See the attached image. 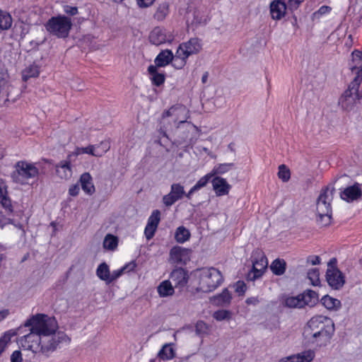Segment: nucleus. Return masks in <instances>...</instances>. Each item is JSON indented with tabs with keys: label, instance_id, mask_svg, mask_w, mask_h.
<instances>
[{
	"label": "nucleus",
	"instance_id": "nucleus-1",
	"mask_svg": "<svg viewBox=\"0 0 362 362\" xmlns=\"http://www.w3.org/2000/svg\"><path fill=\"white\" fill-rule=\"evenodd\" d=\"M24 326L30 328V333L19 339L24 349L33 353H42L48 356L61 344H68L69 337L63 332H56L58 324L54 317L44 314L33 315L27 320Z\"/></svg>",
	"mask_w": 362,
	"mask_h": 362
},
{
	"label": "nucleus",
	"instance_id": "nucleus-2",
	"mask_svg": "<svg viewBox=\"0 0 362 362\" xmlns=\"http://www.w3.org/2000/svg\"><path fill=\"white\" fill-rule=\"evenodd\" d=\"M334 332L332 320L322 315L312 317L304 327L303 337L308 342L325 346Z\"/></svg>",
	"mask_w": 362,
	"mask_h": 362
},
{
	"label": "nucleus",
	"instance_id": "nucleus-3",
	"mask_svg": "<svg viewBox=\"0 0 362 362\" xmlns=\"http://www.w3.org/2000/svg\"><path fill=\"white\" fill-rule=\"evenodd\" d=\"M329 190V187L324 189L316 202L317 221L325 226L329 225L331 222L332 208L330 202L332 199L334 188L332 187L329 194L328 193Z\"/></svg>",
	"mask_w": 362,
	"mask_h": 362
},
{
	"label": "nucleus",
	"instance_id": "nucleus-4",
	"mask_svg": "<svg viewBox=\"0 0 362 362\" xmlns=\"http://www.w3.org/2000/svg\"><path fill=\"white\" fill-rule=\"evenodd\" d=\"M221 273L214 267L204 268L199 271L197 290L208 293L214 291L223 281Z\"/></svg>",
	"mask_w": 362,
	"mask_h": 362
},
{
	"label": "nucleus",
	"instance_id": "nucleus-5",
	"mask_svg": "<svg viewBox=\"0 0 362 362\" xmlns=\"http://www.w3.org/2000/svg\"><path fill=\"white\" fill-rule=\"evenodd\" d=\"M15 170L11 173L13 180L21 185L29 184L30 181L37 178L39 170L35 164L21 160L16 163Z\"/></svg>",
	"mask_w": 362,
	"mask_h": 362
},
{
	"label": "nucleus",
	"instance_id": "nucleus-6",
	"mask_svg": "<svg viewBox=\"0 0 362 362\" xmlns=\"http://www.w3.org/2000/svg\"><path fill=\"white\" fill-rule=\"evenodd\" d=\"M45 26L51 35L58 38H66L71 29L72 22L70 18L59 15L49 19Z\"/></svg>",
	"mask_w": 362,
	"mask_h": 362
},
{
	"label": "nucleus",
	"instance_id": "nucleus-7",
	"mask_svg": "<svg viewBox=\"0 0 362 362\" xmlns=\"http://www.w3.org/2000/svg\"><path fill=\"white\" fill-rule=\"evenodd\" d=\"M361 82L362 81L358 78H354L339 98V105L344 110L351 111L355 107L356 102L362 100V98H360L361 93L359 92Z\"/></svg>",
	"mask_w": 362,
	"mask_h": 362
},
{
	"label": "nucleus",
	"instance_id": "nucleus-8",
	"mask_svg": "<svg viewBox=\"0 0 362 362\" xmlns=\"http://www.w3.org/2000/svg\"><path fill=\"white\" fill-rule=\"evenodd\" d=\"M202 50L200 40L194 37L186 42L180 44L177 49V57H187L198 54Z\"/></svg>",
	"mask_w": 362,
	"mask_h": 362
},
{
	"label": "nucleus",
	"instance_id": "nucleus-9",
	"mask_svg": "<svg viewBox=\"0 0 362 362\" xmlns=\"http://www.w3.org/2000/svg\"><path fill=\"white\" fill-rule=\"evenodd\" d=\"M189 110L185 105L177 104L172 106L163 113V119L173 117L175 122L179 121V124H187L191 127V123L186 120L188 118Z\"/></svg>",
	"mask_w": 362,
	"mask_h": 362
},
{
	"label": "nucleus",
	"instance_id": "nucleus-10",
	"mask_svg": "<svg viewBox=\"0 0 362 362\" xmlns=\"http://www.w3.org/2000/svg\"><path fill=\"white\" fill-rule=\"evenodd\" d=\"M148 39L151 44L158 46L166 42L171 43L174 36L166 29L158 26L151 31Z\"/></svg>",
	"mask_w": 362,
	"mask_h": 362
},
{
	"label": "nucleus",
	"instance_id": "nucleus-11",
	"mask_svg": "<svg viewBox=\"0 0 362 362\" xmlns=\"http://www.w3.org/2000/svg\"><path fill=\"white\" fill-rule=\"evenodd\" d=\"M326 279L328 284L334 290H339L345 284V276L337 267L327 269Z\"/></svg>",
	"mask_w": 362,
	"mask_h": 362
},
{
	"label": "nucleus",
	"instance_id": "nucleus-12",
	"mask_svg": "<svg viewBox=\"0 0 362 362\" xmlns=\"http://www.w3.org/2000/svg\"><path fill=\"white\" fill-rule=\"evenodd\" d=\"M185 194L184 186L180 183H173L170 187V192L163 196V202L165 206H171L177 201L182 199Z\"/></svg>",
	"mask_w": 362,
	"mask_h": 362
},
{
	"label": "nucleus",
	"instance_id": "nucleus-13",
	"mask_svg": "<svg viewBox=\"0 0 362 362\" xmlns=\"http://www.w3.org/2000/svg\"><path fill=\"white\" fill-rule=\"evenodd\" d=\"M340 197L347 202L360 200L362 198V191L360 184L356 182L352 186L344 188L340 192Z\"/></svg>",
	"mask_w": 362,
	"mask_h": 362
},
{
	"label": "nucleus",
	"instance_id": "nucleus-14",
	"mask_svg": "<svg viewBox=\"0 0 362 362\" xmlns=\"http://www.w3.org/2000/svg\"><path fill=\"white\" fill-rule=\"evenodd\" d=\"M187 272L182 268H177L173 270L170 275V279L174 284L175 288H183L188 282Z\"/></svg>",
	"mask_w": 362,
	"mask_h": 362
},
{
	"label": "nucleus",
	"instance_id": "nucleus-15",
	"mask_svg": "<svg viewBox=\"0 0 362 362\" xmlns=\"http://www.w3.org/2000/svg\"><path fill=\"white\" fill-rule=\"evenodd\" d=\"M189 257V250L175 246L170 251V261L174 264L185 263Z\"/></svg>",
	"mask_w": 362,
	"mask_h": 362
},
{
	"label": "nucleus",
	"instance_id": "nucleus-16",
	"mask_svg": "<svg viewBox=\"0 0 362 362\" xmlns=\"http://www.w3.org/2000/svg\"><path fill=\"white\" fill-rule=\"evenodd\" d=\"M288 4L283 0H274L270 4V13L274 20H280L286 14Z\"/></svg>",
	"mask_w": 362,
	"mask_h": 362
},
{
	"label": "nucleus",
	"instance_id": "nucleus-17",
	"mask_svg": "<svg viewBox=\"0 0 362 362\" xmlns=\"http://www.w3.org/2000/svg\"><path fill=\"white\" fill-rule=\"evenodd\" d=\"M268 262L265 256L262 255L259 259L252 260V273L253 276L251 277V274L249 276L251 280H255L256 279L262 276L264 272L267 267Z\"/></svg>",
	"mask_w": 362,
	"mask_h": 362
},
{
	"label": "nucleus",
	"instance_id": "nucleus-18",
	"mask_svg": "<svg viewBox=\"0 0 362 362\" xmlns=\"http://www.w3.org/2000/svg\"><path fill=\"white\" fill-rule=\"evenodd\" d=\"M213 188L217 196H223L228 194L231 186L226 180L221 177H215L212 180Z\"/></svg>",
	"mask_w": 362,
	"mask_h": 362
},
{
	"label": "nucleus",
	"instance_id": "nucleus-19",
	"mask_svg": "<svg viewBox=\"0 0 362 362\" xmlns=\"http://www.w3.org/2000/svg\"><path fill=\"white\" fill-rule=\"evenodd\" d=\"M174 54L170 49L162 50L154 60V66L164 67L171 63L174 59Z\"/></svg>",
	"mask_w": 362,
	"mask_h": 362
},
{
	"label": "nucleus",
	"instance_id": "nucleus-20",
	"mask_svg": "<svg viewBox=\"0 0 362 362\" xmlns=\"http://www.w3.org/2000/svg\"><path fill=\"white\" fill-rule=\"evenodd\" d=\"M0 204L8 213L13 212L11 200L8 196L7 186L2 180H0Z\"/></svg>",
	"mask_w": 362,
	"mask_h": 362
},
{
	"label": "nucleus",
	"instance_id": "nucleus-21",
	"mask_svg": "<svg viewBox=\"0 0 362 362\" xmlns=\"http://www.w3.org/2000/svg\"><path fill=\"white\" fill-rule=\"evenodd\" d=\"M231 299V293L229 292L228 288H224L221 293L214 296L211 298V300L215 305L218 306L226 307L229 305Z\"/></svg>",
	"mask_w": 362,
	"mask_h": 362
},
{
	"label": "nucleus",
	"instance_id": "nucleus-22",
	"mask_svg": "<svg viewBox=\"0 0 362 362\" xmlns=\"http://www.w3.org/2000/svg\"><path fill=\"white\" fill-rule=\"evenodd\" d=\"M157 292L162 298L171 296L175 293V287L170 280H165L158 286Z\"/></svg>",
	"mask_w": 362,
	"mask_h": 362
},
{
	"label": "nucleus",
	"instance_id": "nucleus-23",
	"mask_svg": "<svg viewBox=\"0 0 362 362\" xmlns=\"http://www.w3.org/2000/svg\"><path fill=\"white\" fill-rule=\"evenodd\" d=\"M80 182L82 189L88 194H93L95 192V187L93 183L92 177L88 173H84L81 175Z\"/></svg>",
	"mask_w": 362,
	"mask_h": 362
},
{
	"label": "nucleus",
	"instance_id": "nucleus-24",
	"mask_svg": "<svg viewBox=\"0 0 362 362\" xmlns=\"http://www.w3.org/2000/svg\"><path fill=\"white\" fill-rule=\"evenodd\" d=\"M56 173L62 179H68L71 175L70 160L61 161L56 165Z\"/></svg>",
	"mask_w": 362,
	"mask_h": 362
},
{
	"label": "nucleus",
	"instance_id": "nucleus-25",
	"mask_svg": "<svg viewBox=\"0 0 362 362\" xmlns=\"http://www.w3.org/2000/svg\"><path fill=\"white\" fill-rule=\"evenodd\" d=\"M353 61L356 63V66L351 67V71L357 69L356 75L354 79L362 81V52L355 49L352 52Z\"/></svg>",
	"mask_w": 362,
	"mask_h": 362
},
{
	"label": "nucleus",
	"instance_id": "nucleus-26",
	"mask_svg": "<svg viewBox=\"0 0 362 362\" xmlns=\"http://www.w3.org/2000/svg\"><path fill=\"white\" fill-rule=\"evenodd\" d=\"M148 72L151 75V78L153 85L160 86L165 82V74L163 73H158L156 66L150 65L148 67Z\"/></svg>",
	"mask_w": 362,
	"mask_h": 362
},
{
	"label": "nucleus",
	"instance_id": "nucleus-27",
	"mask_svg": "<svg viewBox=\"0 0 362 362\" xmlns=\"http://www.w3.org/2000/svg\"><path fill=\"white\" fill-rule=\"evenodd\" d=\"M301 296V300L305 302V305L314 306L318 302V294L312 290H306Z\"/></svg>",
	"mask_w": 362,
	"mask_h": 362
},
{
	"label": "nucleus",
	"instance_id": "nucleus-28",
	"mask_svg": "<svg viewBox=\"0 0 362 362\" xmlns=\"http://www.w3.org/2000/svg\"><path fill=\"white\" fill-rule=\"evenodd\" d=\"M269 268L274 275L281 276L286 272V262L284 259L278 258L272 262Z\"/></svg>",
	"mask_w": 362,
	"mask_h": 362
},
{
	"label": "nucleus",
	"instance_id": "nucleus-29",
	"mask_svg": "<svg viewBox=\"0 0 362 362\" xmlns=\"http://www.w3.org/2000/svg\"><path fill=\"white\" fill-rule=\"evenodd\" d=\"M97 276L102 281L110 284V271L109 266L105 262L100 264L96 269Z\"/></svg>",
	"mask_w": 362,
	"mask_h": 362
},
{
	"label": "nucleus",
	"instance_id": "nucleus-30",
	"mask_svg": "<svg viewBox=\"0 0 362 362\" xmlns=\"http://www.w3.org/2000/svg\"><path fill=\"white\" fill-rule=\"evenodd\" d=\"M321 303L328 310H337L341 305L340 300L328 295H325L321 298Z\"/></svg>",
	"mask_w": 362,
	"mask_h": 362
},
{
	"label": "nucleus",
	"instance_id": "nucleus-31",
	"mask_svg": "<svg viewBox=\"0 0 362 362\" xmlns=\"http://www.w3.org/2000/svg\"><path fill=\"white\" fill-rule=\"evenodd\" d=\"M39 74L40 67L37 64H33L22 71V78L24 81H27L30 78L37 77Z\"/></svg>",
	"mask_w": 362,
	"mask_h": 362
},
{
	"label": "nucleus",
	"instance_id": "nucleus-32",
	"mask_svg": "<svg viewBox=\"0 0 362 362\" xmlns=\"http://www.w3.org/2000/svg\"><path fill=\"white\" fill-rule=\"evenodd\" d=\"M284 305L290 308H302L305 306V302L301 300V296H289L284 300Z\"/></svg>",
	"mask_w": 362,
	"mask_h": 362
},
{
	"label": "nucleus",
	"instance_id": "nucleus-33",
	"mask_svg": "<svg viewBox=\"0 0 362 362\" xmlns=\"http://www.w3.org/2000/svg\"><path fill=\"white\" fill-rule=\"evenodd\" d=\"M190 238V232L185 226H179L175 233V238L177 243H183Z\"/></svg>",
	"mask_w": 362,
	"mask_h": 362
},
{
	"label": "nucleus",
	"instance_id": "nucleus-34",
	"mask_svg": "<svg viewBox=\"0 0 362 362\" xmlns=\"http://www.w3.org/2000/svg\"><path fill=\"white\" fill-rule=\"evenodd\" d=\"M12 25V18L11 15L3 11H0V31L8 30Z\"/></svg>",
	"mask_w": 362,
	"mask_h": 362
},
{
	"label": "nucleus",
	"instance_id": "nucleus-35",
	"mask_svg": "<svg viewBox=\"0 0 362 362\" xmlns=\"http://www.w3.org/2000/svg\"><path fill=\"white\" fill-rule=\"evenodd\" d=\"M158 356L163 360H170L174 358L175 352L170 344H165L158 352Z\"/></svg>",
	"mask_w": 362,
	"mask_h": 362
},
{
	"label": "nucleus",
	"instance_id": "nucleus-36",
	"mask_svg": "<svg viewBox=\"0 0 362 362\" xmlns=\"http://www.w3.org/2000/svg\"><path fill=\"white\" fill-rule=\"evenodd\" d=\"M234 167V163H221L218 164L213 168L211 173L212 176L215 175H222L227 172H228L230 170H231Z\"/></svg>",
	"mask_w": 362,
	"mask_h": 362
},
{
	"label": "nucleus",
	"instance_id": "nucleus-37",
	"mask_svg": "<svg viewBox=\"0 0 362 362\" xmlns=\"http://www.w3.org/2000/svg\"><path fill=\"white\" fill-rule=\"evenodd\" d=\"M168 7L166 2L160 4L154 14V18L158 21H163L168 14Z\"/></svg>",
	"mask_w": 362,
	"mask_h": 362
},
{
	"label": "nucleus",
	"instance_id": "nucleus-38",
	"mask_svg": "<svg viewBox=\"0 0 362 362\" xmlns=\"http://www.w3.org/2000/svg\"><path fill=\"white\" fill-rule=\"evenodd\" d=\"M118 243L117 238L111 234H107L103 241V247L104 248L109 250H114Z\"/></svg>",
	"mask_w": 362,
	"mask_h": 362
},
{
	"label": "nucleus",
	"instance_id": "nucleus-39",
	"mask_svg": "<svg viewBox=\"0 0 362 362\" xmlns=\"http://www.w3.org/2000/svg\"><path fill=\"white\" fill-rule=\"evenodd\" d=\"M232 313L229 310H219L214 313L213 317L217 321H222L225 320H230L231 318Z\"/></svg>",
	"mask_w": 362,
	"mask_h": 362
},
{
	"label": "nucleus",
	"instance_id": "nucleus-40",
	"mask_svg": "<svg viewBox=\"0 0 362 362\" xmlns=\"http://www.w3.org/2000/svg\"><path fill=\"white\" fill-rule=\"evenodd\" d=\"M278 176L283 182L288 181L291 177L289 169L284 164L280 165L279 167Z\"/></svg>",
	"mask_w": 362,
	"mask_h": 362
},
{
	"label": "nucleus",
	"instance_id": "nucleus-41",
	"mask_svg": "<svg viewBox=\"0 0 362 362\" xmlns=\"http://www.w3.org/2000/svg\"><path fill=\"white\" fill-rule=\"evenodd\" d=\"M82 153H88L95 156V154L96 153L95 146L90 145L87 147H78L75 149V151L73 152V154L75 156H78Z\"/></svg>",
	"mask_w": 362,
	"mask_h": 362
},
{
	"label": "nucleus",
	"instance_id": "nucleus-42",
	"mask_svg": "<svg viewBox=\"0 0 362 362\" xmlns=\"http://www.w3.org/2000/svg\"><path fill=\"white\" fill-rule=\"evenodd\" d=\"M110 148V143L108 141H101L100 145L95 146L96 153L95 156L100 157L105 153Z\"/></svg>",
	"mask_w": 362,
	"mask_h": 362
},
{
	"label": "nucleus",
	"instance_id": "nucleus-43",
	"mask_svg": "<svg viewBox=\"0 0 362 362\" xmlns=\"http://www.w3.org/2000/svg\"><path fill=\"white\" fill-rule=\"evenodd\" d=\"M308 278L313 286L317 285L320 281L319 270L316 268L309 269L308 272Z\"/></svg>",
	"mask_w": 362,
	"mask_h": 362
},
{
	"label": "nucleus",
	"instance_id": "nucleus-44",
	"mask_svg": "<svg viewBox=\"0 0 362 362\" xmlns=\"http://www.w3.org/2000/svg\"><path fill=\"white\" fill-rule=\"evenodd\" d=\"M298 356L303 362H310L315 357V352L309 349L298 354Z\"/></svg>",
	"mask_w": 362,
	"mask_h": 362
},
{
	"label": "nucleus",
	"instance_id": "nucleus-45",
	"mask_svg": "<svg viewBox=\"0 0 362 362\" xmlns=\"http://www.w3.org/2000/svg\"><path fill=\"white\" fill-rule=\"evenodd\" d=\"M160 220V212L159 210H154L148 219V224L153 225L158 227Z\"/></svg>",
	"mask_w": 362,
	"mask_h": 362
},
{
	"label": "nucleus",
	"instance_id": "nucleus-46",
	"mask_svg": "<svg viewBox=\"0 0 362 362\" xmlns=\"http://www.w3.org/2000/svg\"><path fill=\"white\" fill-rule=\"evenodd\" d=\"M211 177L213 176L211 173L206 174L204 177H201L194 185V187L197 189V191L199 190L201 188L205 187L207 185Z\"/></svg>",
	"mask_w": 362,
	"mask_h": 362
},
{
	"label": "nucleus",
	"instance_id": "nucleus-47",
	"mask_svg": "<svg viewBox=\"0 0 362 362\" xmlns=\"http://www.w3.org/2000/svg\"><path fill=\"white\" fill-rule=\"evenodd\" d=\"M174 57L175 58L173 59V62H171V63H173V66L177 69H182V67H184V66L187 63V57H183V58L177 57V52L174 55Z\"/></svg>",
	"mask_w": 362,
	"mask_h": 362
},
{
	"label": "nucleus",
	"instance_id": "nucleus-48",
	"mask_svg": "<svg viewBox=\"0 0 362 362\" xmlns=\"http://www.w3.org/2000/svg\"><path fill=\"white\" fill-rule=\"evenodd\" d=\"M208 326L202 320H199L197 322L195 325V331L196 333L199 335L203 334L207 332Z\"/></svg>",
	"mask_w": 362,
	"mask_h": 362
},
{
	"label": "nucleus",
	"instance_id": "nucleus-49",
	"mask_svg": "<svg viewBox=\"0 0 362 362\" xmlns=\"http://www.w3.org/2000/svg\"><path fill=\"white\" fill-rule=\"evenodd\" d=\"M156 229L157 227L156 226L147 223L144 230V233L147 240H150L153 237Z\"/></svg>",
	"mask_w": 362,
	"mask_h": 362
},
{
	"label": "nucleus",
	"instance_id": "nucleus-50",
	"mask_svg": "<svg viewBox=\"0 0 362 362\" xmlns=\"http://www.w3.org/2000/svg\"><path fill=\"white\" fill-rule=\"evenodd\" d=\"M235 291L239 295H243L246 291V284L244 283V281H238L235 285Z\"/></svg>",
	"mask_w": 362,
	"mask_h": 362
},
{
	"label": "nucleus",
	"instance_id": "nucleus-51",
	"mask_svg": "<svg viewBox=\"0 0 362 362\" xmlns=\"http://www.w3.org/2000/svg\"><path fill=\"white\" fill-rule=\"evenodd\" d=\"M123 273L124 272L122 268L117 270H115L112 273H110V284L117 280L119 277H120L122 275Z\"/></svg>",
	"mask_w": 362,
	"mask_h": 362
},
{
	"label": "nucleus",
	"instance_id": "nucleus-52",
	"mask_svg": "<svg viewBox=\"0 0 362 362\" xmlns=\"http://www.w3.org/2000/svg\"><path fill=\"white\" fill-rule=\"evenodd\" d=\"M304 0H288V8L291 11L296 10L299 5Z\"/></svg>",
	"mask_w": 362,
	"mask_h": 362
},
{
	"label": "nucleus",
	"instance_id": "nucleus-53",
	"mask_svg": "<svg viewBox=\"0 0 362 362\" xmlns=\"http://www.w3.org/2000/svg\"><path fill=\"white\" fill-rule=\"evenodd\" d=\"M11 362H22V354L20 351H15L11 356Z\"/></svg>",
	"mask_w": 362,
	"mask_h": 362
},
{
	"label": "nucleus",
	"instance_id": "nucleus-54",
	"mask_svg": "<svg viewBox=\"0 0 362 362\" xmlns=\"http://www.w3.org/2000/svg\"><path fill=\"white\" fill-rule=\"evenodd\" d=\"M64 12L70 16H75L78 13V8L66 5L64 6Z\"/></svg>",
	"mask_w": 362,
	"mask_h": 362
},
{
	"label": "nucleus",
	"instance_id": "nucleus-55",
	"mask_svg": "<svg viewBox=\"0 0 362 362\" xmlns=\"http://www.w3.org/2000/svg\"><path fill=\"white\" fill-rule=\"evenodd\" d=\"M137 4L141 8H146L151 6L155 0H136Z\"/></svg>",
	"mask_w": 362,
	"mask_h": 362
},
{
	"label": "nucleus",
	"instance_id": "nucleus-56",
	"mask_svg": "<svg viewBox=\"0 0 362 362\" xmlns=\"http://www.w3.org/2000/svg\"><path fill=\"white\" fill-rule=\"evenodd\" d=\"M307 262L312 265L319 264L320 263V258L317 255L309 256L307 258Z\"/></svg>",
	"mask_w": 362,
	"mask_h": 362
},
{
	"label": "nucleus",
	"instance_id": "nucleus-57",
	"mask_svg": "<svg viewBox=\"0 0 362 362\" xmlns=\"http://www.w3.org/2000/svg\"><path fill=\"white\" fill-rule=\"evenodd\" d=\"M136 267V264L134 261L130 262L129 263L125 264L122 268L124 272H129L133 271Z\"/></svg>",
	"mask_w": 362,
	"mask_h": 362
},
{
	"label": "nucleus",
	"instance_id": "nucleus-58",
	"mask_svg": "<svg viewBox=\"0 0 362 362\" xmlns=\"http://www.w3.org/2000/svg\"><path fill=\"white\" fill-rule=\"evenodd\" d=\"M80 188L78 185H72L69 187V193L71 196H76L79 192Z\"/></svg>",
	"mask_w": 362,
	"mask_h": 362
},
{
	"label": "nucleus",
	"instance_id": "nucleus-59",
	"mask_svg": "<svg viewBox=\"0 0 362 362\" xmlns=\"http://www.w3.org/2000/svg\"><path fill=\"white\" fill-rule=\"evenodd\" d=\"M247 305H257L259 303L258 297H250L247 298L245 300Z\"/></svg>",
	"mask_w": 362,
	"mask_h": 362
},
{
	"label": "nucleus",
	"instance_id": "nucleus-60",
	"mask_svg": "<svg viewBox=\"0 0 362 362\" xmlns=\"http://www.w3.org/2000/svg\"><path fill=\"white\" fill-rule=\"evenodd\" d=\"M280 362H303L300 357H298V354L296 356H290L287 358L286 360H281Z\"/></svg>",
	"mask_w": 362,
	"mask_h": 362
},
{
	"label": "nucleus",
	"instance_id": "nucleus-61",
	"mask_svg": "<svg viewBox=\"0 0 362 362\" xmlns=\"http://www.w3.org/2000/svg\"><path fill=\"white\" fill-rule=\"evenodd\" d=\"M332 8L331 7L328 6H322L317 13H320V15H323V14H325V13H328L331 11Z\"/></svg>",
	"mask_w": 362,
	"mask_h": 362
},
{
	"label": "nucleus",
	"instance_id": "nucleus-62",
	"mask_svg": "<svg viewBox=\"0 0 362 362\" xmlns=\"http://www.w3.org/2000/svg\"><path fill=\"white\" fill-rule=\"evenodd\" d=\"M9 312L8 310H3L0 311V321L4 320L8 315Z\"/></svg>",
	"mask_w": 362,
	"mask_h": 362
},
{
	"label": "nucleus",
	"instance_id": "nucleus-63",
	"mask_svg": "<svg viewBox=\"0 0 362 362\" xmlns=\"http://www.w3.org/2000/svg\"><path fill=\"white\" fill-rule=\"evenodd\" d=\"M197 191V189L193 186L187 193H185L184 196H185L187 199H191L192 194Z\"/></svg>",
	"mask_w": 362,
	"mask_h": 362
},
{
	"label": "nucleus",
	"instance_id": "nucleus-64",
	"mask_svg": "<svg viewBox=\"0 0 362 362\" xmlns=\"http://www.w3.org/2000/svg\"><path fill=\"white\" fill-rule=\"evenodd\" d=\"M337 263V259L335 258H332L329 260V262H328V267L329 268H333V267H335V264Z\"/></svg>",
	"mask_w": 362,
	"mask_h": 362
}]
</instances>
